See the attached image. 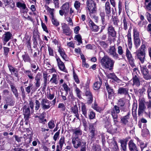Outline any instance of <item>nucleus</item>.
Listing matches in <instances>:
<instances>
[{
  "mask_svg": "<svg viewBox=\"0 0 151 151\" xmlns=\"http://www.w3.org/2000/svg\"><path fill=\"white\" fill-rule=\"evenodd\" d=\"M115 61L110 58L108 56H105L101 60V63L102 66L106 68L109 70L113 69Z\"/></svg>",
  "mask_w": 151,
  "mask_h": 151,
  "instance_id": "nucleus-1",
  "label": "nucleus"
},
{
  "mask_svg": "<svg viewBox=\"0 0 151 151\" xmlns=\"http://www.w3.org/2000/svg\"><path fill=\"white\" fill-rule=\"evenodd\" d=\"M145 103V101L144 99H142L139 101L138 112V116H142L143 114H144L145 117H150V112H147L145 111L146 107Z\"/></svg>",
  "mask_w": 151,
  "mask_h": 151,
  "instance_id": "nucleus-2",
  "label": "nucleus"
},
{
  "mask_svg": "<svg viewBox=\"0 0 151 151\" xmlns=\"http://www.w3.org/2000/svg\"><path fill=\"white\" fill-rule=\"evenodd\" d=\"M56 98L51 102L49 101L46 99H42L40 103L42 109L45 110L49 109L52 105L54 106L56 103Z\"/></svg>",
  "mask_w": 151,
  "mask_h": 151,
  "instance_id": "nucleus-3",
  "label": "nucleus"
},
{
  "mask_svg": "<svg viewBox=\"0 0 151 151\" xmlns=\"http://www.w3.org/2000/svg\"><path fill=\"white\" fill-rule=\"evenodd\" d=\"M133 32L134 44L135 48L137 49L140 46L141 43L139 32L136 27L134 28Z\"/></svg>",
  "mask_w": 151,
  "mask_h": 151,
  "instance_id": "nucleus-4",
  "label": "nucleus"
},
{
  "mask_svg": "<svg viewBox=\"0 0 151 151\" xmlns=\"http://www.w3.org/2000/svg\"><path fill=\"white\" fill-rule=\"evenodd\" d=\"M96 4L93 0H87L86 2V8L91 13L95 12Z\"/></svg>",
  "mask_w": 151,
  "mask_h": 151,
  "instance_id": "nucleus-5",
  "label": "nucleus"
},
{
  "mask_svg": "<svg viewBox=\"0 0 151 151\" xmlns=\"http://www.w3.org/2000/svg\"><path fill=\"white\" fill-rule=\"evenodd\" d=\"M72 143L74 147L76 149H77L80 146L81 147L83 145V143L85 145L86 144L85 142L82 141L80 139L77 137H73L72 139Z\"/></svg>",
  "mask_w": 151,
  "mask_h": 151,
  "instance_id": "nucleus-6",
  "label": "nucleus"
},
{
  "mask_svg": "<svg viewBox=\"0 0 151 151\" xmlns=\"http://www.w3.org/2000/svg\"><path fill=\"white\" fill-rule=\"evenodd\" d=\"M108 53L111 56L115 59L119 58L118 54L116 52V50L114 46H111L107 51Z\"/></svg>",
  "mask_w": 151,
  "mask_h": 151,
  "instance_id": "nucleus-7",
  "label": "nucleus"
},
{
  "mask_svg": "<svg viewBox=\"0 0 151 151\" xmlns=\"http://www.w3.org/2000/svg\"><path fill=\"white\" fill-rule=\"evenodd\" d=\"M142 73L143 74L144 78L146 80H149L151 79V75L146 66H143L141 68Z\"/></svg>",
  "mask_w": 151,
  "mask_h": 151,
  "instance_id": "nucleus-8",
  "label": "nucleus"
},
{
  "mask_svg": "<svg viewBox=\"0 0 151 151\" xmlns=\"http://www.w3.org/2000/svg\"><path fill=\"white\" fill-rule=\"evenodd\" d=\"M126 55L131 66L133 67L135 66L134 63V60L133 58L131 52L129 50L127 47L126 50Z\"/></svg>",
  "mask_w": 151,
  "mask_h": 151,
  "instance_id": "nucleus-9",
  "label": "nucleus"
},
{
  "mask_svg": "<svg viewBox=\"0 0 151 151\" xmlns=\"http://www.w3.org/2000/svg\"><path fill=\"white\" fill-rule=\"evenodd\" d=\"M96 122L94 123L89 124V130L90 134L91 137L93 138L95 136V132L96 130Z\"/></svg>",
  "mask_w": 151,
  "mask_h": 151,
  "instance_id": "nucleus-10",
  "label": "nucleus"
},
{
  "mask_svg": "<svg viewBox=\"0 0 151 151\" xmlns=\"http://www.w3.org/2000/svg\"><path fill=\"white\" fill-rule=\"evenodd\" d=\"M136 55L137 58L142 63H143L145 59V52L137 51L136 52Z\"/></svg>",
  "mask_w": 151,
  "mask_h": 151,
  "instance_id": "nucleus-11",
  "label": "nucleus"
},
{
  "mask_svg": "<svg viewBox=\"0 0 151 151\" xmlns=\"http://www.w3.org/2000/svg\"><path fill=\"white\" fill-rule=\"evenodd\" d=\"M105 86L106 90L108 92L109 98L111 99L114 95V90L108 84L107 81L105 83Z\"/></svg>",
  "mask_w": 151,
  "mask_h": 151,
  "instance_id": "nucleus-12",
  "label": "nucleus"
},
{
  "mask_svg": "<svg viewBox=\"0 0 151 151\" xmlns=\"http://www.w3.org/2000/svg\"><path fill=\"white\" fill-rule=\"evenodd\" d=\"M117 93L124 96H129V89L127 88L119 87Z\"/></svg>",
  "mask_w": 151,
  "mask_h": 151,
  "instance_id": "nucleus-13",
  "label": "nucleus"
},
{
  "mask_svg": "<svg viewBox=\"0 0 151 151\" xmlns=\"http://www.w3.org/2000/svg\"><path fill=\"white\" fill-rule=\"evenodd\" d=\"M63 29V33L65 34L66 35L70 36L71 33V31L70 28L68 26L67 24L64 23L62 26Z\"/></svg>",
  "mask_w": 151,
  "mask_h": 151,
  "instance_id": "nucleus-14",
  "label": "nucleus"
},
{
  "mask_svg": "<svg viewBox=\"0 0 151 151\" xmlns=\"http://www.w3.org/2000/svg\"><path fill=\"white\" fill-rule=\"evenodd\" d=\"M8 66L10 72L11 73V74L14 75L15 77L18 78L19 74L17 69L9 64L8 65Z\"/></svg>",
  "mask_w": 151,
  "mask_h": 151,
  "instance_id": "nucleus-15",
  "label": "nucleus"
},
{
  "mask_svg": "<svg viewBox=\"0 0 151 151\" xmlns=\"http://www.w3.org/2000/svg\"><path fill=\"white\" fill-rule=\"evenodd\" d=\"M108 33L109 35L112 37H115L116 36V32L114 27L112 25H109L107 28Z\"/></svg>",
  "mask_w": 151,
  "mask_h": 151,
  "instance_id": "nucleus-16",
  "label": "nucleus"
},
{
  "mask_svg": "<svg viewBox=\"0 0 151 151\" xmlns=\"http://www.w3.org/2000/svg\"><path fill=\"white\" fill-rule=\"evenodd\" d=\"M12 35L9 32H5L4 35L3 37V40L4 41V45L6 43L11 39L12 37Z\"/></svg>",
  "mask_w": 151,
  "mask_h": 151,
  "instance_id": "nucleus-17",
  "label": "nucleus"
},
{
  "mask_svg": "<svg viewBox=\"0 0 151 151\" xmlns=\"http://www.w3.org/2000/svg\"><path fill=\"white\" fill-rule=\"evenodd\" d=\"M129 148L130 151H139L136 145L132 140H131L128 143Z\"/></svg>",
  "mask_w": 151,
  "mask_h": 151,
  "instance_id": "nucleus-18",
  "label": "nucleus"
},
{
  "mask_svg": "<svg viewBox=\"0 0 151 151\" xmlns=\"http://www.w3.org/2000/svg\"><path fill=\"white\" fill-rule=\"evenodd\" d=\"M120 110H121L119 106L117 105L114 106L111 112L112 116H118L117 114L120 113Z\"/></svg>",
  "mask_w": 151,
  "mask_h": 151,
  "instance_id": "nucleus-19",
  "label": "nucleus"
},
{
  "mask_svg": "<svg viewBox=\"0 0 151 151\" xmlns=\"http://www.w3.org/2000/svg\"><path fill=\"white\" fill-rule=\"evenodd\" d=\"M117 106H119L121 111H124L125 110V103L123 99L120 98L118 101Z\"/></svg>",
  "mask_w": 151,
  "mask_h": 151,
  "instance_id": "nucleus-20",
  "label": "nucleus"
},
{
  "mask_svg": "<svg viewBox=\"0 0 151 151\" xmlns=\"http://www.w3.org/2000/svg\"><path fill=\"white\" fill-rule=\"evenodd\" d=\"M56 58L59 69L62 71H65V68L64 63L61 61L60 59L58 57H56Z\"/></svg>",
  "mask_w": 151,
  "mask_h": 151,
  "instance_id": "nucleus-21",
  "label": "nucleus"
},
{
  "mask_svg": "<svg viewBox=\"0 0 151 151\" xmlns=\"http://www.w3.org/2000/svg\"><path fill=\"white\" fill-rule=\"evenodd\" d=\"M58 52L60 53V56L65 61L68 60V58L67 56L65 54V52L64 50L62 48L59 47L58 50Z\"/></svg>",
  "mask_w": 151,
  "mask_h": 151,
  "instance_id": "nucleus-22",
  "label": "nucleus"
},
{
  "mask_svg": "<svg viewBox=\"0 0 151 151\" xmlns=\"http://www.w3.org/2000/svg\"><path fill=\"white\" fill-rule=\"evenodd\" d=\"M130 114V113L129 112L126 116L121 118V122L122 123L126 125L128 123Z\"/></svg>",
  "mask_w": 151,
  "mask_h": 151,
  "instance_id": "nucleus-23",
  "label": "nucleus"
},
{
  "mask_svg": "<svg viewBox=\"0 0 151 151\" xmlns=\"http://www.w3.org/2000/svg\"><path fill=\"white\" fill-rule=\"evenodd\" d=\"M16 5L17 7L19 8H22V9L24 10L23 12L24 13H27V12L28 9L26 7L25 4L22 3L20 2H18L16 3Z\"/></svg>",
  "mask_w": 151,
  "mask_h": 151,
  "instance_id": "nucleus-24",
  "label": "nucleus"
},
{
  "mask_svg": "<svg viewBox=\"0 0 151 151\" xmlns=\"http://www.w3.org/2000/svg\"><path fill=\"white\" fill-rule=\"evenodd\" d=\"M99 81H96L93 84V88L95 90H98L101 87L102 84V79L99 77Z\"/></svg>",
  "mask_w": 151,
  "mask_h": 151,
  "instance_id": "nucleus-25",
  "label": "nucleus"
},
{
  "mask_svg": "<svg viewBox=\"0 0 151 151\" xmlns=\"http://www.w3.org/2000/svg\"><path fill=\"white\" fill-rule=\"evenodd\" d=\"M11 90L13 93L14 94L16 98L18 99L19 98V94L18 93V91L16 88L14 84H11L10 85Z\"/></svg>",
  "mask_w": 151,
  "mask_h": 151,
  "instance_id": "nucleus-26",
  "label": "nucleus"
},
{
  "mask_svg": "<svg viewBox=\"0 0 151 151\" xmlns=\"http://www.w3.org/2000/svg\"><path fill=\"white\" fill-rule=\"evenodd\" d=\"M132 79L133 80V85H135L137 87L140 86V82L138 76L135 75L133 77Z\"/></svg>",
  "mask_w": 151,
  "mask_h": 151,
  "instance_id": "nucleus-27",
  "label": "nucleus"
},
{
  "mask_svg": "<svg viewBox=\"0 0 151 151\" xmlns=\"http://www.w3.org/2000/svg\"><path fill=\"white\" fill-rule=\"evenodd\" d=\"M105 11L107 15H109L110 16V14L111 13V7L109 3L107 1L105 5Z\"/></svg>",
  "mask_w": 151,
  "mask_h": 151,
  "instance_id": "nucleus-28",
  "label": "nucleus"
},
{
  "mask_svg": "<svg viewBox=\"0 0 151 151\" xmlns=\"http://www.w3.org/2000/svg\"><path fill=\"white\" fill-rule=\"evenodd\" d=\"M69 8V4L68 3H65L61 7V9H62L63 10V11L64 12L65 15H66L68 12Z\"/></svg>",
  "mask_w": 151,
  "mask_h": 151,
  "instance_id": "nucleus-29",
  "label": "nucleus"
},
{
  "mask_svg": "<svg viewBox=\"0 0 151 151\" xmlns=\"http://www.w3.org/2000/svg\"><path fill=\"white\" fill-rule=\"evenodd\" d=\"M22 58L25 62H28L30 63L32 60L29 55L27 53L25 54L22 55Z\"/></svg>",
  "mask_w": 151,
  "mask_h": 151,
  "instance_id": "nucleus-30",
  "label": "nucleus"
},
{
  "mask_svg": "<svg viewBox=\"0 0 151 151\" xmlns=\"http://www.w3.org/2000/svg\"><path fill=\"white\" fill-rule=\"evenodd\" d=\"M89 26L92 27V30L94 32H97L98 30V27L91 20L89 22Z\"/></svg>",
  "mask_w": 151,
  "mask_h": 151,
  "instance_id": "nucleus-31",
  "label": "nucleus"
},
{
  "mask_svg": "<svg viewBox=\"0 0 151 151\" xmlns=\"http://www.w3.org/2000/svg\"><path fill=\"white\" fill-rule=\"evenodd\" d=\"M106 76L108 78L113 79L116 81L119 80L114 73H108L106 74Z\"/></svg>",
  "mask_w": 151,
  "mask_h": 151,
  "instance_id": "nucleus-32",
  "label": "nucleus"
},
{
  "mask_svg": "<svg viewBox=\"0 0 151 151\" xmlns=\"http://www.w3.org/2000/svg\"><path fill=\"white\" fill-rule=\"evenodd\" d=\"M81 111L82 112L83 114L85 116V117L87 118V109H86V106L84 104H82Z\"/></svg>",
  "mask_w": 151,
  "mask_h": 151,
  "instance_id": "nucleus-33",
  "label": "nucleus"
},
{
  "mask_svg": "<svg viewBox=\"0 0 151 151\" xmlns=\"http://www.w3.org/2000/svg\"><path fill=\"white\" fill-rule=\"evenodd\" d=\"M72 131L73 132V134L77 135H81L82 134V131L79 128H76L72 129Z\"/></svg>",
  "mask_w": 151,
  "mask_h": 151,
  "instance_id": "nucleus-34",
  "label": "nucleus"
},
{
  "mask_svg": "<svg viewBox=\"0 0 151 151\" xmlns=\"http://www.w3.org/2000/svg\"><path fill=\"white\" fill-rule=\"evenodd\" d=\"M72 111L75 114L76 118L79 119V115L78 113V109L77 106H75L72 109Z\"/></svg>",
  "mask_w": 151,
  "mask_h": 151,
  "instance_id": "nucleus-35",
  "label": "nucleus"
},
{
  "mask_svg": "<svg viewBox=\"0 0 151 151\" xmlns=\"http://www.w3.org/2000/svg\"><path fill=\"white\" fill-rule=\"evenodd\" d=\"M3 49V55L6 58L7 57L9 52L10 48L9 47L4 46Z\"/></svg>",
  "mask_w": 151,
  "mask_h": 151,
  "instance_id": "nucleus-36",
  "label": "nucleus"
},
{
  "mask_svg": "<svg viewBox=\"0 0 151 151\" xmlns=\"http://www.w3.org/2000/svg\"><path fill=\"white\" fill-rule=\"evenodd\" d=\"M127 36L128 38L127 42L129 48H131L132 47V38L130 33H128Z\"/></svg>",
  "mask_w": 151,
  "mask_h": 151,
  "instance_id": "nucleus-37",
  "label": "nucleus"
},
{
  "mask_svg": "<svg viewBox=\"0 0 151 151\" xmlns=\"http://www.w3.org/2000/svg\"><path fill=\"white\" fill-rule=\"evenodd\" d=\"M24 72L25 74L27 75L29 79L32 80L33 79V75L32 72L29 70H24Z\"/></svg>",
  "mask_w": 151,
  "mask_h": 151,
  "instance_id": "nucleus-38",
  "label": "nucleus"
},
{
  "mask_svg": "<svg viewBox=\"0 0 151 151\" xmlns=\"http://www.w3.org/2000/svg\"><path fill=\"white\" fill-rule=\"evenodd\" d=\"M58 144L59 146L62 147L64 144L65 145V138L64 136H62L61 137L58 142Z\"/></svg>",
  "mask_w": 151,
  "mask_h": 151,
  "instance_id": "nucleus-39",
  "label": "nucleus"
},
{
  "mask_svg": "<svg viewBox=\"0 0 151 151\" xmlns=\"http://www.w3.org/2000/svg\"><path fill=\"white\" fill-rule=\"evenodd\" d=\"M100 15L101 17L102 24L103 25H106V23L105 22V13L104 12H101L100 14Z\"/></svg>",
  "mask_w": 151,
  "mask_h": 151,
  "instance_id": "nucleus-40",
  "label": "nucleus"
},
{
  "mask_svg": "<svg viewBox=\"0 0 151 151\" xmlns=\"http://www.w3.org/2000/svg\"><path fill=\"white\" fill-rule=\"evenodd\" d=\"M123 23L124 24V28L125 30H126L127 29L128 26L129 24L127 22V20H126L125 17H124L123 19Z\"/></svg>",
  "mask_w": 151,
  "mask_h": 151,
  "instance_id": "nucleus-41",
  "label": "nucleus"
},
{
  "mask_svg": "<svg viewBox=\"0 0 151 151\" xmlns=\"http://www.w3.org/2000/svg\"><path fill=\"white\" fill-rule=\"evenodd\" d=\"M50 81H52V83L57 84L58 83V81L57 80V75L54 74L52 75V77Z\"/></svg>",
  "mask_w": 151,
  "mask_h": 151,
  "instance_id": "nucleus-42",
  "label": "nucleus"
},
{
  "mask_svg": "<svg viewBox=\"0 0 151 151\" xmlns=\"http://www.w3.org/2000/svg\"><path fill=\"white\" fill-rule=\"evenodd\" d=\"M81 4L78 1H76L74 3V6L75 8L77 11H78L80 7Z\"/></svg>",
  "mask_w": 151,
  "mask_h": 151,
  "instance_id": "nucleus-43",
  "label": "nucleus"
},
{
  "mask_svg": "<svg viewBox=\"0 0 151 151\" xmlns=\"http://www.w3.org/2000/svg\"><path fill=\"white\" fill-rule=\"evenodd\" d=\"M120 142L121 143V146L122 150L124 151H125L127 149V143L124 142L123 141L121 140H120Z\"/></svg>",
  "mask_w": 151,
  "mask_h": 151,
  "instance_id": "nucleus-44",
  "label": "nucleus"
},
{
  "mask_svg": "<svg viewBox=\"0 0 151 151\" xmlns=\"http://www.w3.org/2000/svg\"><path fill=\"white\" fill-rule=\"evenodd\" d=\"M112 21L114 26L117 27L118 26V23L119 22V20L118 18L116 17H114L112 19Z\"/></svg>",
  "mask_w": 151,
  "mask_h": 151,
  "instance_id": "nucleus-45",
  "label": "nucleus"
},
{
  "mask_svg": "<svg viewBox=\"0 0 151 151\" xmlns=\"http://www.w3.org/2000/svg\"><path fill=\"white\" fill-rule=\"evenodd\" d=\"M73 77L74 79L75 82L77 83L78 84L80 83V81L79 79L78 76L75 72L74 71H73Z\"/></svg>",
  "mask_w": 151,
  "mask_h": 151,
  "instance_id": "nucleus-46",
  "label": "nucleus"
},
{
  "mask_svg": "<svg viewBox=\"0 0 151 151\" xmlns=\"http://www.w3.org/2000/svg\"><path fill=\"white\" fill-rule=\"evenodd\" d=\"M48 127L50 129H52L55 126V124L54 121L51 120L48 123Z\"/></svg>",
  "mask_w": 151,
  "mask_h": 151,
  "instance_id": "nucleus-47",
  "label": "nucleus"
},
{
  "mask_svg": "<svg viewBox=\"0 0 151 151\" xmlns=\"http://www.w3.org/2000/svg\"><path fill=\"white\" fill-rule=\"evenodd\" d=\"M15 139V140L18 142H21V139L24 138L25 140V138L24 137H19L17 135H14L13 136Z\"/></svg>",
  "mask_w": 151,
  "mask_h": 151,
  "instance_id": "nucleus-48",
  "label": "nucleus"
},
{
  "mask_svg": "<svg viewBox=\"0 0 151 151\" xmlns=\"http://www.w3.org/2000/svg\"><path fill=\"white\" fill-rule=\"evenodd\" d=\"M58 108L60 109V111H65L66 109L65 106L63 103L59 104L58 106Z\"/></svg>",
  "mask_w": 151,
  "mask_h": 151,
  "instance_id": "nucleus-49",
  "label": "nucleus"
},
{
  "mask_svg": "<svg viewBox=\"0 0 151 151\" xmlns=\"http://www.w3.org/2000/svg\"><path fill=\"white\" fill-rule=\"evenodd\" d=\"M63 87L64 90L65 91V95H67L68 94V91L70 90V88L68 87V85L65 83L63 85Z\"/></svg>",
  "mask_w": 151,
  "mask_h": 151,
  "instance_id": "nucleus-50",
  "label": "nucleus"
},
{
  "mask_svg": "<svg viewBox=\"0 0 151 151\" xmlns=\"http://www.w3.org/2000/svg\"><path fill=\"white\" fill-rule=\"evenodd\" d=\"M75 91L79 99L81 98V91L78 88L76 87V88Z\"/></svg>",
  "mask_w": 151,
  "mask_h": 151,
  "instance_id": "nucleus-51",
  "label": "nucleus"
},
{
  "mask_svg": "<svg viewBox=\"0 0 151 151\" xmlns=\"http://www.w3.org/2000/svg\"><path fill=\"white\" fill-rule=\"evenodd\" d=\"M35 110L37 111L40 108V102L38 100H36L35 101Z\"/></svg>",
  "mask_w": 151,
  "mask_h": 151,
  "instance_id": "nucleus-52",
  "label": "nucleus"
},
{
  "mask_svg": "<svg viewBox=\"0 0 151 151\" xmlns=\"http://www.w3.org/2000/svg\"><path fill=\"white\" fill-rule=\"evenodd\" d=\"M147 143H144L142 142H141L140 144V146L141 148V151H143L144 149L147 147Z\"/></svg>",
  "mask_w": 151,
  "mask_h": 151,
  "instance_id": "nucleus-53",
  "label": "nucleus"
},
{
  "mask_svg": "<svg viewBox=\"0 0 151 151\" xmlns=\"http://www.w3.org/2000/svg\"><path fill=\"white\" fill-rule=\"evenodd\" d=\"M113 119H114V124L116 126H118V122L117 120V119L118 117V116H112Z\"/></svg>",
  "mask_w": 151,
  "mask_h": 151,
  "instance_id": "nucleus-54",
  "label": "nucleus"
},
{
  "mask_svg": "<svg viewBox=\"0 0 151 151\" xmlns=\"http://www.w3.org/2000/svg\"><path fill=\"white\" fill-rule=\"evenodd\" d=\"M75 40H77L79 43H82V42L81 36L79 35H76L75 37Z\"/></svg>",
  "mask_w": 151,
  "mask_h": 151,
  "instance_id": "nucleus-55",
  "label": "nucleus"
},
{
  "mask_svg": "<svg viewBox=\"0 0 151 151\" xmlns=\"http://www.w3.org/2000/svg\"><path fill=\"white\" fill-rule=\"evenodd\" d=\"M33 84L31 83L29 84V85L25 88L26 91L28 93H29L31 91V90H32V86Z\"/></svg>",
  "mask_w": 151,
  "mask_h": 151,
  "instance_id": "nucleus-56",
  "label": "nucleus"
},
{
  "mask_svg": "<svg viewBox=\"0 0 151 151\" xmlns=\"http://www.w3.org/2000/svg\"><path fill=\"white\" fill-rule=\"evenodd\" d=\"M51 21L52 24L55 27H57L59 25V22L55 18L51 19Z\"/></svg>",
  "mask_w": 151,
  "mask_h": 151,
  "instance_id": "nucleus-57",
  "label": "nucleus"
},
{
  "mask_svg": "<svg viewBox=\"0 0 151 151\" xmlns=\"http://www.w3.org/2000/svg\"><path fill=\"white\" fill-rule=\"evenodd\" d=\"M60 134V130L56 132L53 136V139L55 141H56L57 139L59 137Z\"/></svg>",
  "mask_w": 151,
  "mask_h": 151,
  "instance_id": "nucleus-58",
  "label": "nucleus"
},
{
  "mask_svg": "<svg viewBox=\"0 0 151 151\" xmlns=\"http://www.w3.org/2000/svg\"><path fill=\"white\" fill-rule=\"evenodd\" d=\"M95 116V114L93 111L90 112L89 114V117L90 119H93L94 118Z\"/></svg>",
  "mask_w": 151,
  "mask_h": 151,
  "instance_id": "nucleus-59",
  "label": "nucleus"
},
{
  "mask_svg": "<svg viewBox=\"0 0 151 151\" xmlns=\"http://www.w3.org/2000/svg\"><path fill=\"white\" fill-rule=\"evenodd\" d=\"M118 52L120 55H122L123 54L124 52L122 47L121 46H119L118 47Z\"/></svg>",
  "mask_w": 151,
  "mask_h": 151,
  "instance_id": "nucleus-60",
  "label": "nucleus"
},
{
  "mask_svg": "<svg viewBox=\"0 0 151 151\" xmlns=\"http://www.w3.org/2000/svg\"><path fill=\"white\" fill-rule=\"evenodd\" d=\"M41 25L44 31H45L46 33H48V30L47 27H46L45 24L44 23L42 22Z\"/></svg>",
  "mask_w": 151,
  "mask_h": 151,
  "instance_id": "nucleus-61",
  "label": "nucleus"
},
{
  "mask_svg": "<svg viewBox=\"0 0 151 151\" xmlns=\"http://www.w3.org/2000/svg\"><path fill=\"white\" fill-rule=\"evenodd\" d=\"M145 45L144 44H142L139 48V50H138L137 51L145 52Z\"/></svg>",
  "mask_w": 151,
  "mask_h": 151,
  "instance_id": "nucleus-62",
  "label": "nucleus"
},
{
  "mask_svg": "<svg viewBox=\"0 0 151 151\" xmlns=\"http://www.w3.org/2000/svg\"><path fill=\"white\" fill-rule=\"evenodd\" d=\"M148 98L149 99L151 100V88H148L147 91Z\"/></svg>",
  "mask_w": 151,
  "mask_h": 151,
  "instance_id": "nucleus-63",
  "label": "nucleus"
},
{
  "mask_svg": "<svg viewBox=\"0 0 151 151\" xmlns=\"http://www.w3.org/2000/svg\"><path fill=\"white\" fill-rule=\"evenodd\" d=\"M55 94L54 93L52 94H51L50 93L47 95V98L48 99L51 100L54 97Z\"/></svg>",
  "mask_w": 151,
  "mask_h": 151,
  "instance_id": "nucleus-64",
  "label": "nucleus"
}]
</instances>
